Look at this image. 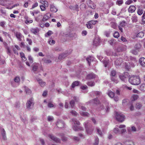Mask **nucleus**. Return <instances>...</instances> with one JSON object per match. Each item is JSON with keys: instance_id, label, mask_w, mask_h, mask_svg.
I'll use <instances>...</instances> for the list:
<instances>
[{"instance_id": "1", "label": "nucleus", "mask_w": 145, "mask_h": 145, "mask_svg": "<svg viewBox=\"0 0 145 145\" xmlns=\"http://www.w3.org/2000/svg\"><path fill=\"white\" fill-rule=\"evenodd\" d=\"M125 127L124 125H116L113 129V132L116 134L123 135L126 131V129L124 128Z\"/></svg>"}, {"instance_id": "2", "label": "nucleus", "mask_w": 145, "mask_h": 145, "mask_svg": "<svg viewBox=\"0 0 145 145\" xmlns=\"http://www.w3.org/2000/svg\"><path fill=\"white\" fill-rule=\"evenodd\" d=\"M129 82L132 84L137 85L140 83V79L138 76H132L129 79Z\"/></svg>"}, {"instance_id": "3", "label": "nucleus", "mask_w": 145, "mask_h": 145, "mask_svg": "<svg viewBox=\"0 0 145 145\" xmlns=\"http://www.w3.org/2000/svg\"><path fill=\"white\" fill-rule=\"evenodd\" d=\"M84 125L87 133L89 135L91 134L92 133L94 128L93 126L90 123L89 121H86L84 123Z\"/></svg>"}, {"instance_id": "4", "label": "nucleus", "mask_w": 145, "mask_h": 145, "mask_svg": "<svg viewBox=\"0 0 145 145\" xmlns=\"http://www.w3.org/2000/svg\"><path fill=\"white\" fill-rule=\"evenodd\" d=\"M116 120L121 122L123 121L125 119L124 116L121 113L116 112Z\"/></svg>"}, {"instance_id": "5", "label": "nucleus", "mask_w": 145, "mask_h": 145, "mask_svg": "<svg viewBox=\"0 0 145 145\" xmlns=\"http://www.w3.org/2000/svg\"><path fill=\"white\" fill-rule=\"evenodd\" d=\"M33 101V98H31L27 101L26 103V107L27 109H30L34 105Z\"/></svg>"}, {"instance_id": "6", "label": "nucleus", "mask_w": 145, "mask_h": 145, "mask_svg": "<svg viewBox=\"0 0 145 145\" xmlns=\"http://www.w3.org/2000/svg\"><path fill=\"white\" fill-rule=\"evenodd\" d=\"M120 78L121 80L126 82L129 79V74L126 72L124 75H121L120 76Z\"/></svg>"}, {"instance_id": "7", "label": "nucleus", "mask_w": 145, "mask_h": 145, "mask_svg": "<svg viewBox=\"0 0 145 145\" xmlns=\"http://www.w3.org/2000/svg\"><path fill=\"white\" fill-rule=\"evenodd\" d=\"M50 11L53 12H56L57 10V9L53 4L50 5Z\"/></svg>"}, {"instance_id": "8", "label": "nucleus", "mask_w": 145, "mask_h": 145, "mask_svg": "<svg viewBox=\"0 0 145 145\" xmlns=\"http://www.w3.org/2000/svg\"><path fill=\"white\" fill-rule=\"evenodd\" d=\"M30 31L36 35L39 32V28L37 27L32 28L30 29Z\"/></svg>"}, {"instance_id": "9", "label": "nucleus", "mask_w": 145, "mask_h": 145, "mask_svg": "<svg viewBox=\"0 0 145 145\" xmlns=\"http://www.w3.org/2000/svg\"><path fill=\"white\" fill-rule=\"evenodd\" d=\"M100 38L98 37H96L93 41V44L95 46L99 45L100 43Z\"/></svg>"}, {"instance_id": "10", "label": "nucleus", "mask_w": 145, "mask_h": 145, "mask_svg": "<svg viewBox=\"0 0 145 145\" xmlns=\"http://www.w3.org/2000/svg\"><path fill=\"white\" fill-rule=\"evenodd\" d=\"M15 34L18 40L20 41H21V39L23 37L21 34L20 32H16Z\"/></svg>"}, {"instance_id": "11", "label": "nucleus", "mask_w": 145, "mask_h": 145, "mask_svg": "<svg viewBox=\"0 0 145 145\" xmlns=\"http://www.w3.org/2000/svg\"><path fill=\"white\" fill-rule=\"evenodd\" d=\"M137 60L135 58H133V59L130 62V66L131 67H135V65H136L137 62Z\"/></svg>"}, {"instance_id": "12", "label": "nucleus", "mask_w": 145, "mask_h": 145, "mask_svg": "<svg viewBox=\"0 0 145 145\" xmlns=\"http://www.w3.org/2000/svg\"><path fill=\"white\" fill-rule=\"evenodd\" d=\"M127 130L129 133H131V131L136 132V129L134 126H132L131 128L129 127H127Z\"/></svg>"}, {"instance_id": "13", "label": "nucleus", "mask_w": 145, "mask_h": 145, "mask_svg": "<svg viewBox=\"0 0 145 145\" xmlns=\"http://www.w3.org/2000/svg\"><path fill=\"white\" fill-rule=\"evenodd\" d=\"M48 137L51 139L56 142H59L60 140L59 139L55 137L52 135L49 134L48 135Z\"/></svg>"}, {"instance_id": "14", "label": "nucleus", "mask_w": 145, "mask_h": 145, "mask_svg": "<svg viewBox=\"0 0 145 145\" xmlns=\"http://www.w3.org/2000/svg\"><path fill=\"white\" fill-rule=\"evenodd\" d=\"M56 125L57 127L59 128H62L64 126V123L62 121H58L56 123Z\"/></svg>"}, {"instance_id": "15", "label": "nucleus", "mask_w": 145, "mask_h": 145, "mask_svg": "<svg viewBox=\"0 0 145 145\" xmlns=\"http://www.w3.org/2000/svg\"><path fill=\"white\" fill-rule=\"evenodd\" d=\"M136 8L135 7L134 5L130 6L128 8V11L129 12L133 13L134 12Z\"/></svg>"}, {"instance_id": "16", "label": "nucleus", "mask_w": 145, "mask_h": 145, "mask_svg": "<svg viewBox=\"0 0 145 145\" xmlns=\"http://www.w3.org/2000/svg\"><path fill=\"white\" fill-rule=\"evenodd\" d=\"M66 56V54H60L59 55L58 57V60L57 59L56 60V61L57 62H58L59 61L61 60L62 59L65 58Z\"/></svg>"}, {"instance_id": "17", "label": "nucleus", "mask_w": 145, "mask_h": 145, "mask_svg": "<svg viewBox=\"0 0 145 145\" xmlns=\"http://www.w3.org/2000/svg\"><path fill=\"white\" fill-rule=\"evenodd\" d=\"M88 5L93 9H95L96 7V5L93 3V2L90 0L89 1Z\"/></svg>"}, {"instance_id": "18", "label": "nucleus", "mask_w": 145, "mask_h": 145, "mask_svg": "<svg viewBox=\"0 0 145 145\" xmlns=\"http://www.w3.org/2000/svg\"><path fill=\"white\" fill-rule=\"evenodd\" d=\"M96 76L93 73H91L88 74L86 77V78L89 79H91L95 78Z\"/></svg>"}, {"instance_id": "19", "label": "nucleus", "mask_w": 145, "mask_h": 145, "mask_svg": "<svg viewBox=\"0 0 145 145\" xmlns=\"http://www.w3.org/2000/svg\"><path fill=\"white\" fill-rule=\"evenodd\" d=\"M37 80L39 84L41 87H44L45 86L46 84V83L42 81L41 79H37Z\"/></svg>"}, {"instance_id": "20", "label": "nucleus", "mask_w": 145, "mask_h": 145, "mask_svg": "<svg viewBox=\"0 0 145 145\" xmlns=\"http://www.w3.org/2000/svg\"><path fill=\"white\" fill-rule=\"evenodd\" d=\"M140 64L143 66H145V58L142 57L139 60Z\"/></svg>"}, {"instance_id": "21", "label": "nucleus", "mask_w": 145, "mask_h": 145, "mask_svg": "<svg viewBox=\"0 0 145 145\" xmlns=\"http://www.w3.org/2000/svg\"><path fill=\"white\" fill-rule=\"evenodd\" d=\"M89 103L91 104H99V101L98 100L97 98L93 99L92 100L90 101L89 102Z\"/></svg>"}, {"instance_id": "22", "label": "nucleus", "mask_w": 145, "mask_h": 145, "mask_svg": "<svg viewBox=\"0 0 145 145\" xmlns=\"http://www.w3.org/2000/svg\"><path fill=\"white\" fill-rule=\"evenodd\" d=\"M33 22V20L32 19L28 18H25V23L27 24H29Z\"/></svg>"}, {"instance_id": "23", "label": "nucleus", "mask_w": 145, "mask_h": 145, "mask_svg": "<svg viewBox=\"0 0 145 145\" xmlns=\"http://www.w3.org/2000/svg\"><path fill=\"white\" fill-rule=\"evenodd\" d=\"M107 94L110 98H112L114 97V93L111 91L110 90H108Z\"/></svg>"}, {"instance_id": "24", "label": "nucleus", "mask_w": 145, "mask_h": 145, "mask_svg": "<svg viewBox=\"0 0 145 145\" xmlns=\"http://www.w3.org/2000/svg\"><path fill=\"white\" fill-rule=\"evenodd\" d=\"M1 130L2 132L1 134L4 140H6L7 138L6 136V132L4 129H2Z\"/></svg>"}, {"instance_id": "25", "label": "nucleus", "mask_w": 145, "mask_h": 145, "mask_svg": "<svg viewBox=\"0 0 145 145\" xmlns=\"http://www.w3.org/2000/svg\"><path fill=\"white\" fill-rule=\"evenodd\" d=\"M122 62V59L121 58L117 59L115 61V64L116 65H120Z\"/></svg>"}, {"instance_id": "26", "label": "nucleus", "mask_w": 145, "mask_h": 145, "mask_svg": "<svg viewBox=\"0 0 145 145\" xmlns=\"http://www.w3.org/2000/svg\"><path fill=\"white\" fill-rule=\"evenodd\" d=\"M132 19L133 22H136L138 21V18L136 15H133L132 17Z\"/></svg>"}, {"instance_id": "27", "label": "nucleus", "mask_w": 145, "mask_h": 145, "mask_svg": "<svg viewBox=\"0 0 145 145\" xmlns=\"http://www.w3.org/2000/svg\"><path fill=\"white\" fill-rule=\"evenodd\" d=\"M50 17V14L49 13H47L45 15L43 18V19L44 20H46L49 19Z\"/></svg>"}, {"instance_id": "28", "label": "nucleus", "mask_w": 145, "mask_h": 145, "mask_svg": "<svg viewBox=\"0 0 145 145\" xmlns=\"http://www.w3.org/2000/svg\"><path fill=\"white\" fill-rule=\"evenodd\" d=\"M72 121L74 125H79L80 123L79 121L77 120L76 119L73 118L72 120Z\"/></svg>"}, {"instance_id": "29", "label": "nucleus", "mask_w": 145, "mask_h": 145, "mask_svg": "<svg viewBox=\"0 0 145 145\" xmlns=\"http://www.w3.org/2000/svg\"><path fill=\"white\" fill-rule=\"evenodd\" d=\"M141 47V44L139 43H137L135 44V48L137 50H138L140 49Z\"/></svg>"}, {"instance_id": "30", "label": "nucleus", "mask_w": 145, "mask_h": 145, "mask_svg": "<svg viewBox=\"0 0 145 145\" xmlns=\"http://www.w3.org/2000/svg\"><path fill=\"white\" fill-rule=\"evenodd\" d=\"M80 113L81 116L85 117L88 116L89 115V114L87 112H84L82 111H80Z\"/></svg>"}, {"instance_id": "31", "label": "nucleus", "mask_w": 145, "mask_h": 145, "mask_svg": "<svg viewBox=\"0 0 145 145\" xmlns=\"http://www.w3.org/2000/svg\"><path fill=\"white\" fill-rule=\"evenodd\" d=\"M79 82L78 81H76L73 82L72 84V88H74L75 86H78L79 84Z\"/></svg>"}, {"instance_id": "32", "label": "nucleus", "mask_w": 145, "mask_h": 145, "mask_svg": "<svg viewBox=\"0 0 145 145\" xmlns=\"http://www.w3.org/2000/svg\"><path fill=\"white\" fill-rule=\"evenodd\" d=\"M71 8L73 10L78 11L79 9L78 5H75L74 6L71 7Z\"/></svg>"}, {"instance_id": "33", "label": "nucleus", "mask_w": 145, "mask_h": 145, "mask_svg": "<svg viewBox=\"0 0 145 145\" xmlns=\"http://www.w3.org/2000/svg\"><path fill=\"white\" fill-rule=\"evenodd\" d=\"M41 3L44 5L45 7H47L48 6V2L46 1H42L40 2Z\"/></svg>"}, {"instance_id": "34", "label": "nucleus", "mask_w": 145, "mask_h": 145, "mask_svg": "<svg viewBox=\"0 0 145 145\" xmlns=\"http://www.w3.org/2000/svg\"><path fill=\"white\" fill-rule=\"evenodd\" d=\"M144 36V33L143 32H140L137 35V37L140 38H142Z\"/></svg>"}, {"instance_id": "35", "label": "nucleus", "mask_w": 145, "mask_h": 145, "mask_svg": "<svg viewBox=\"0 0 145 145\" xmlns=\"http://www.w3.org/2000/svg\"><path fill=\"white\" fill-rule=\"evenodd\" d=\"M143 12V10L141 8H138L137 11V13L139 15H142Z\"/></svg>"}, {"instance_id": "36", "label": "nucleus", "mask_w": 145, "mask_h": 145, "mask_svg": "<svg viewBox=\"0 0 145 145\" xmlns=\"http://www.w3.org/2000/svg\"><path fill=\"white\" fill-rule=\"evenodd\" d=\"M38 68L37 63H35L33 64V70L34 71H36Z\"/></svg>"}, {"instance_id": "37", "label": "nucleus", "mask_w": 145, "mask_h": 145, "mask_svg": "<svg viewBox=\"0 0 145 145\" xmlns=\"http://www.w3.org/2000/svg\"><path fill=\"white\" fill-rule=\"evenodd\" d=\"M87 85L89 86H93L95 85V83L94 82H89L87 83Z\"/></svg>"}, {"instance_id": "38", "label": "nucleus", "mask_w": 145, "mask_h": 145, "mask_svg": "<svg viewBox=\"0 0 145 145\" xmlns=\"http://www.w3.org/2000/svg\"><path fill=\"white\" fill-rule=\"evenodd\" d=\"M96 130L98 134L101 136H102L103 133L101 130L98 128H97Z\"/></svg>"}, {"instance_id": "39", "label": "nucleus", "mask_w": 145, "mask_h": 145, "mask_svg": "<svg viewBox=\"0 0 145 145\" xmlns=\"http://www.w3.org/2000/svg\"><path fill=\"white\" fill-rule=\"evenodd\" d=\"M86 5L84 4H82L80 5V9L82 10H84L86 9Z\"/></svg>"}, {"instance_id": "40", "label": "nucleus", "mask_w": 145, "mask_h": 145, "mask_svg": "<svg viewBox=\"0 0 145 145\" xmlns=\"http://www.w3.org/2000/svg\"><path fill=\"white\" fill-rule=\"evenodd\" d=\"M97 22V20H91L88 22V24H91L92 25H94L96 24Z\"/></svg>"}, {"instance_id": "41", "label": "nucleus", "mask_w": 145, "mask_h": 145, "mask_svg": "<svg viewBox=\"0 0 145 145\" xmlns=\"http://www.w3.org/2000/svg\"><path fill=\"white\" fill-rule=\"evenodd\" d=\"M140 89L143 91H145V84H142L140 87Z\"/></svg>"}, {"instance_id": "42", "label": "nucleus", "mask_w": 145, "mask_h": 145, "mask_svg": "<svg viewBox=\"0 0 145 145\" xmlns=\"http://www.w3.org/2000/svg\"><path fill=\"white\" fill-rule=\"evenodd\" d=\"M114 37L116 38H118L120 36L119 33L117 31H116L113 34Z\"/></svg>"}, {"instance_id": "43", "label": "nucleus", "mask_w": 145, "mask_h": 145, "mask_svg": "<svg viewBox=\"0 0 145 145\" xmlns=\"http://www.w3.org/2000/svg\"><path fill=\"white\" fill-rule=\"evenodd\" d=\"M138 97V96L136 95H133L132 97V100L133 101H134L136 100Z\"/></svg>"}, {"instance_id": "44", "label": "nucleus", "mask_w": 145, "mask_h": 145, "mask_svg": "<svg viewBox=\"0 0 145 145\" xmlns=\"http://www.w3.org/2000/svg\"><path fill=\"white\" fill-rule=\"evenodd\" d=\"M25 91L28 94H30L31 93V90L27 87H25Z\"/></svg>"}, {"instance_id": "45", "label": "nucleus", "mask_w": 145, "mask_h": 145, "mask_svg": "<svg viewBox=\"0 0 145 145\" xmlns=\"http://www.w3.org/2000/svg\"><path fill=\"white\" fill-rule=\"evenodd\" d=\"M103 64L104 65V66L105 67H106L107 65H108V62H109V60H103Z\"/></svg>"}, {"instance_id": "46", "label": "nucleus", "mask_w": 145, "mask_h": 145, "mask_svg": "<svg viewBox=\"0 0 145 145\" xmlns=\"http://www.w3.org/2000/svg\"><path fill=\"white\" fill-rule=\"evenodd\" d=\"M48 43L50 45H53L55 43V41L52 39L48 41Z\"/></svg>"}, {"instance_id": "47", "label": "nucleus", "mask_w": 145, "mask_h": 145, "mask_svg": "<svg viewBox=\"0 0 145 145\" xmlns=\"http://www.w3.org/2000/svg\"><path fill=\"white\" fill-rule=\"evenodd\" d=\"M111 79L112 81L116 83H117L118 82V80L115 77H112Z\"/></svg>"}, {"instance_id": "48", "label": "nucleus", "mask_w": 145, "mask_h": 145, "mask_svg": "<svg viewBox=\"0 0 145 145\" xmlns=\"http://www.w3.org/2000/svg\"><path fill=\"white\" fill-rule=\"evenodd\" d=\"M127 100L124 99L122 101V104L123 106H125L127 104Z\"/></svg>"}, {"instance_id": "49", "label": "nucleus", "mask_w": 145, "mask_h": 145, "mask_svg": "<svg viewBox=\"0 0 145 145\" xmlns=\"http://www.w3.org/2000/svg\"><path fill=\"white\" fill-rule=\"evenodd\" d=\"M70 104L71 105V106L72 108H73L75 104L74 101L73 100H72L70 102Z\"/></svg>"}, {"instance_id": "50", "label": "nucleus", "mask_w": 145, "mask_h": 145, "mask_svg": "<svg viewBox=\"0 0 145 145\" xmlns=\"http://www.w3.org/2000/svg\"><path fill=\"white\" fill-rule=\"evenodd\" d=\"M40 9L42 11H44L45 10L46 8V7H45L44 5H41L40 6Z\"/></svg>"}, {"instance_id": "51", "label": "nucleus", "mask_w": 145, "mask_h": 145, "mask_svg": "<svg viewBox=\"0 0 145 145\" xmlns=\"http://www.w3.org/2000/svg\"><path fill=\"white\" fill-rule=\"evenodd\" d=\"M123 3V0H118L117 1L116 4L118 5H121Z\"/></svg>"}, {"instance_id": "52", "label": "nucleus", "mask_w": 145, "mask_h": 145, "mask_svg": "<svg viewBox=\"0 0 145 145\" xmlns=\"http://www.w3.org/2000/svg\"><path fill=\"white\" fill-rule=\"evenodd\" d=\"M14 80V81L17 83H19L20 81V78L18 76L15 77Z\"/></svg>"}, {"instance_id": "53", "label": "nucleus", "mask_w": 145, "mask_h": 145, "mask_svg": "<svg viewBox=\"0 0 145 145\" xmlns=\"http://www.w3.org/2000/svg\"><path fill=\"white\" fill-rule=\"evenodd\" d=\"M70 113L73 115L76 116L78 115L77 113L75 111L72 110L70 111Z\"/></svg>"}, {"instance_id": "54", "label": "nucleus", "mask_w": 145, "mask_h": 145, "mask_svg": "<svg viewBox=\"0 0 145 145\" xmlns=\"http://www.w3.org/2000/svg\"><path fill=\"white\" fill-rule=\"evenodd\" d=\"M133 1L132 0H128L125 2V4L126 5H129L133 3Z\"/></svg>"}, {"instance_id": "55", "label": "nucleus", "mask_w": 145, "mask_h": 145, "mask_svg": "<svg viewBox=\"0 0 145 145\" xmlns=\"http://www.w3.org/2000/svg\"><path fill=\"white\" fill-rule=\"evenodd\" d=\"M99 142V139L98 137H95V145H98Z\"/></svg>"}, {"instance_id": "56", "label": "nucleus", "mask_w": 145, "mask_h": 145, "mask_svg": "<svg viewBox=\"0 0 145 145\" xmlns=\"http://www.w3.org/2000/svg\"><path fill=\"white\" fill-rule=\"evenodd\" d=\"M28 59L30 62L31 63L33 62V58L30 55H29L28 56Z\"/></svg>"}, {"instance_id": "57", "label": "nucleus", "mask_w": 145, "mask_h": 145, "mask_svg": "<svg viewBox=\"0 0 145 145\" xmlns=\"http://www.w3.org/2000/svg\"><path fill=\"white\" fill-rule=\"evenodd\" d=\"M86 26L87 27L88 29H92L93 27V26L91 24H88H88H86Z\"/></svg>"}, {"instance_id": "58", "label": "nucleus", "mask_w": 145, "mask_h": 145, "mask_svg": "<svg viewBox=\"0 0 145 145\" xmlns=\"http://www.w3.org/2000/svg\"><path fill=\"white\" fill-rule=\"evenodd\" d=\"M126 25V23L124 21H122L120 23V24L119 26H120L121 27H124Z\"/></svg>"}, {"instance_id": "59", "label": "nucleus", "mask_w": 145, "mask_h": 145, "mask_svg": "<svg viewBox=\"0 0 145 145\" xmlns=\"http://www.w3.org/2000/svg\"><path fill=\"white\" fill-rule=\"evenodd\" d=\"M141 106L142 105L138 103H137L135 107L137 108L140 109Z\"/></svg>"}, {"instance_id": "60", "label": "nucleus", "mask_w": 145, "mask_h": 145, "mask_svg": "<svg viewBox=\"0 0 145 145\" xmlns=\"http://www.w3.org/2000/svg\"><path fill=\"white\" fill-rule=\"evenodd\" d=\"M38 6V3L37 2H36L32 5V8L31 9H33L37 7Z\"/></svg>"}, {"instance_id": "61", "label": "nucleus", "mask_w": 145, "mask_h": 145, "mask_svg": "<svg viewBox=\"0 0 145 145\" xmlns=\"http://www.w3.org/2000/svg\"><path fill=\"white\" fill-rule=\"evenodd\" d=\"M91 56H89L87 58V61L88 62V63L89 65H90V62L91 61Z\"/></svg>"}, {"instance_id": "62", "label": "nucleus", "mask_w": 145, "mask_h": 145, "mask_svg": "<svg viewBox=\"0 0 145 145\" xmlns=\"http://www.w3.org/2000/svg\"><path fill=\"white\" fill-rule=\"evenodd\" d=\"M116 74V72L114 70H112L111 72V75L113 77H114Z\"/></svg>"}, {"instance_id": "63", "label": "nucleus", "mask_w": 145, "mask_h": 145, "mask_svg": "<svg viewBox=\"0 0 145 145\" xmlns=\"http://www.w3.org/2000/svg\"><path fill=\"white\" fill-rule=\"evenodd\" d=\"M111 24L112 27L114 29H116V24L113 22H111Z\"/></svg>"}, {"instance_id": "64", "label": "nucleus", "mask_w": 145, "mask_h": 145, "mask_svg": "<svg viewBox=\"0 0 145 145\" xmlns=\"http://www.w3.org/2000/svg\"><path fill=\"white\" fill-rule=\"evenodd\" d=\"M73 129L75 131H78L79 129L78 126L76 125H74L73 127Z\"/></svg>"}]
</instances>
